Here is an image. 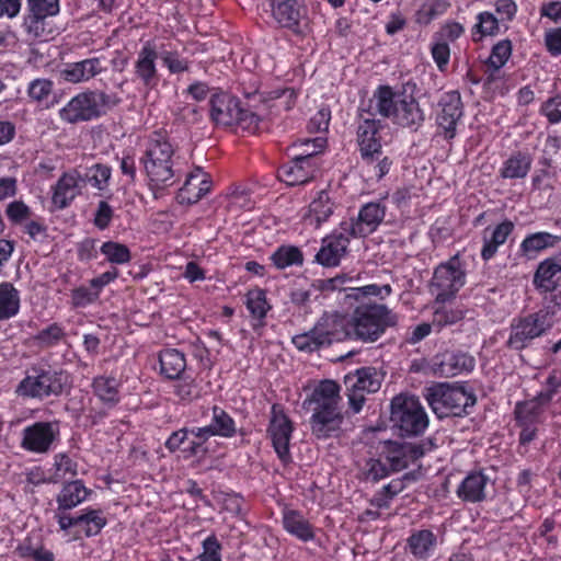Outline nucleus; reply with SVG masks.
I'll return each mask as SVG.
<instances>
[{"mask_svg":"<svg viewBox=\"0 0 561 561\" xmlns=\"http://www.w3.org/2000/svg\"><path fill=\"white\" fill-rule=\"evenodd\" d=\"M71 299L75 307H85L99 299V293L94 288L81 286L72 290Z\"/></svg>","mask_w":561,"mask_h":561,"instance_id":"nucleus-58","label":"nucleus"},{"mask_svg":"<svg viewBox=\"0 0 561 561\" xmlns=\"http://www.w3.org/2000/svg\"><path fill=\"white\" fill-rule=\"evenodd\" d=\"M325 146L327 138L324 137H316L312 139L307 138L304 140H299L290 147L291 156L302 160L320 162L318 154L322 152Z\"/></svg>","mask_w":561,"mask_h":561,"instance_id":"nucleus-40","label":"nucleus"},{"mask_svg":"<svg viewBox=\"0 0 561 561\" xmlns=\"http://www.w3.org/2000/svg\"><path fill=\"white\" fill-rule=\"evenodd\" d=\"M320 164L319 161L302 160L291 156V160L279 169V178L287 185H302L318 175Z\"/></svg>","mask_w":561,"mask_h":561,"instance_id":"nucleus-18","label":"nucleus"},{"mask_svg":"<svg viewBox=\"0 0 561 561\" xmlns=\"http://www.w3.org/2000/svg\"><path fill=\"white\" fill-rule=\"evenodd\" d=\"M424 397L438 419L466 415L468 408H472L477 401L476 396L463 387L446 382L425 388Z\"/></svg>","mask_w":561,"mask_h":561,"instance_id":"nucleus-4","label":"nucleus"},{"mask_svg":"<svg viewBox=\"0 0 561 561\" xmlns=\"http://www.w3.org/2000/svg\"><path fill=\"white\" fill-rule=\"evenodd\" d=\"M160 58V47L156 41H147L137 51L134 61V76L146 90L154 89L159 83L157 60Z\"/></svg>","mask_w":561,"mask_h":561,"instance_id":"nucleus-12","label":"nucleus"},{"mask_svg":"<svg viewBox=\"0 0 561 561\" xmlns=\"http://www.w3.org/2000/svg\"><path fill=\"white\" fill-rule=\"evenodd\" d=\"M478 22L474 25V31L480 36H494L500 33L501 21L491 12L484 11L478 14Z\"/></svg>","mask_w":561,"mask_h":561,"instance_id":"nucleus-47","label":"nucleus"},{"mask_svg":"<svg viewBox=\"0 0 561 561\" xmlns=\"http://www.w3.org/2000/svg\"><path fill=\"white\" fill-rule=\"evenodd\" d=\"M119 381L115 377L98 376L92 381L93 393L106 405L119 402Z\"/></svg>","mask_w":561,"mask_h":561,"instance_id":"nucleus-34","label":"nucleus"},{"mask_svg":"<svg viewBox=\"0 0 561 561\" xmlns=\"http://www.w3.org/2000/svg\"><path fill=\"white\" fill-rule=\"evenodd\" d=\"M211 421L208 424L215 436L231 438L237 433L234 420L222 408L214 405L211 409Z\"/></svg>","mask_w":561,"mask_h":561,"instance_id":"nucleus-38","label":"nucleus"},{"mask_svg":"<svg viewBox=\"0 0 561 561\" xmlns=\"http://www.w3.org/2000/svg\"><path fill=\"white\" fill-rule=\"evenodd\" d=\"M344 415L341 409L312 411L310 417L311 433L318 439L336 436L341 431Z\"/></svg>","mask_w":561,"mask_h":561,"instance_id":"nucleus-20","label":"nucleus"},{"mask_svg":"<svg viewBox=\"0 0 561 561\" xmlns=\"http://www.w3.org/2000/svg\"><path fill=\"white\" fill-rule=\"evenodd\" d=\"M558 241L559 237L549 232H536L527 236L523 240L520 250L524 255L533 257L541 250L553 247Z\"/></svg>","mask_w":561,"mask_h":561,"instance_id":"nucleus-41","label":"nucleus"},{"mask_svg":"<svg viewBox=\"0 0 561 561\" xmlns=\"http://www.w3.org/2000/svg\"><path fill=\"white\" fill-rule=\"evenodd\" d=\"M272 14L280 26L296 31L305 8L297 0H273Z\"/></svg>","mask_w":561,"mask_h":561,"instance_id":"nucleus-25","label":"nucleus"},{"mask_svg":"<svg viewBox=\"0 0 561 561\" xmlns=\"http://www.w3.org/2000/svg\"><path fill=\"white\" fill-rule=\"evenodd\" d=\"M283 525L289 534L304 541H309L314 537L309 522L296 511H287L284 513Z\"/></svg>","mask_w":561,"mask_h":561,"instance_id":"nucleus-36","label":"nucleus"},{"mask_svg":"<svg viewBox=\"0 0 561 561\" xmlns=\"http://www.w3.org/2000/svg\"><path fill=\"white\" fill-rule=\"evenodd\" d=\"M334 211V203L329 193L324 190L320 191L316 198L309 205L308 213L304 216V220L313 228L318 229L325 222Z\"/></svg>","mask_w":561,"mask_h":561,"instance_id":"nucleus-28","label":"nucleus"},{"mask_svg":"<svg viewBox=\"0 0 561 561\" xmlns=\"http://www.w3.org/2000/svg\"><path fill=\"white\" fill-rule=\"evenodd\" d=\"M293 430L294 428L290 420L278 405L274 404L271 411V420L267 432L275 453L284 465L291 462L289 442L291 438Z\"/></svg>","mask_w":561,"mask_h":561,"instance_id":"nucleus-14","label":"nucleus"},{"mask_svg":"<svg viewBox=\"0 0 561 561\" xmlns=\"http://www.w3.org/2000/svg\"><path fill=\"white\" fill-rule=\"evenodd\" d=\"M105 70L104 60L101 57H93L68 64L61 71V76L68 82L79 83L89 81Z\"/></svg>","mask_w":561,"mask_h":561,"instance_id":"nucleus-23","label":"nucleus"},{"mask_svg":"<svg viewBox=\"0 0 561 561\" xmlns=\"http://www.w3.org/2000/svg\"><path fill=\"white\" fill-rule=\"evenodd\" d=\"M387 460L392 471H400L405 469L411 461L408 450L404 448V443H392L390 445Z\"/></svg>","mask_w":561,"mask_h":561,"instance_id":"nucleus-48","label":"nucleus"},{"mask_svg":"<svg viewBox=\"0 0 561 561\" xmlns=\"http://www.w3.org/2000/svg\"><path fill=\"white\" fill-rule=\"evenodd\" d=\"M397 323L398 316L386 305L360 304L350 318L347 333L365 343H373Z\"/></svg>","mask_w":561,"mask_h":561,"instance_id":"nucleus-3","label":"nucleus"},{"mask_svg":"<svg viewBox=\"0 0 561 561\" xmlns=\"http://www.w3.org/2000/svg\"><path fill=\"white\" fill-rule=\"evenodd\" d=\"M210 117L216 125L230 127L240 126L254 131L259 127L260 117L252 111L242 108L240 101L226 93H216L210 99Z\"/></svg>","mask_w":561,"mask_h":561,"instance_id":"nucleus-6","label":"nucleus"},{"mask_svg":"<svg viewBox=\"0 0 561 561\" xmlns=\"http://www.w3.org/2000/svg\"><path fill=\"white\" fill-rule=\"evenodd\" d=\"M392 293V288L389 284L386 285H376L370 284L363 287L355 288V298L358 297H367V296H376L381 299H385L386 297L390 296Z\"/></svg>","mask_w":561,"mask_h":561,"instance_id":"nucleus-63","label":"nucleus"},{"mask_svg":"<svg viewBox=\"0 0 561 561\" xmlns=\"http://www.w3.org/2000/svg\"><path fill=\"white\" fill-rule=\"evenodd\" d=\"M91 494L81 480H73L62 485L56 497L58 511H69L84 502Z\"/></svg>","mask_w":561,"mask_h":561,"instance_id":"nucleus-29","label":"nucleus"},{"mask_svg":"<svg viewBox=\"0 0 561 561\" xmlns=\"http://www.w3.org/2000/svg\"><path fill=\"white\" fill-rule=\"evenodd\" d=\"M551 327L547 314L540 313L539 311L514 320L511 324L507 346L516 351L523 350L534 339L542 335Z\"/></svg>","mask_w":561,"mask_h":561,"instance_id":"nucleus-10","label":"nucleus"},{"mask_svg":"<svg viewBox=\"0 0 561 561\" xmlns=\"http://www.w3.org/2000/svg\"><path fill=\"white\" fill-rule=\"evenodd\" d=\"M27 10L33 16L47 18L59 12L58 0H27Z\"/></svg>","mask_w":561,"mask_h":561,"instance_id":"nucleus-51","label":"nucleus"},{"mask_svg":"<svg viewBox=\"0 0 561 561\" xmlns=\"http://www.w3.org/2000/svg\"><path fill=\"white\" fill-rule=\"evenodd\" d=\"M541 111L551 124L561 122V95L547 100Z\"/></svg>","mask_w":561,"mask_h":561,"instance_id":"nucleus-64","label":"nucleus"},{"mask_svg":"<svg viewBox=\"0 0 561 561\" xmlns=\"http://www.w3.org/2000/svg\"><path fill=\"white\" fill-rule=\"evenodd\" d=\"M386 216V207L378 202L367 203L356 219L342 221L340 228L352 237H366L379 227Z\"/></svg>","mask_w":561,"mask_h":561,"instance_id":"nucleus-15","label":"nucleus"},{"mask_svg":"<svg viewBox=\"0 0 561 561\" xmlns=\"http://www.w3.org/2000/svg\"><path fill=\"white\" fill-rule=\"evenodd\" d=\"M490 478L483 472L469 473L457 489V495L465 502L478 503L486 497Z\"/></svg>","mask_w":561,"mask_h":561,"instance_id":"nucleus-26","label":"nucleus"},{"mask_svg":"<svg viewBox=\"0 0 561 561\" xmlns=\"http://www.w3.org/2000/svg\"><path fill=\"white\" fill-rule=\"evenodd\" d=\"M340 386L333 380L321 381L309 399L312 411L341 409Z\"/></svg>","mask_w":561,"mask_h":561,"instance_id":"nucleus-24","label":"nucleus"},{"mask_svg":"<svg viewBox=\"0 0 561 561\" xmlns=\"http://www.w3.org/2000/svg\"><path fill=\"white\" fill-rule=\"evenodd\" d=\"M101 252L112 264H126L131 260V254L127 245L115 241L104 242L101 247Z\"/></svg>","mask_w":561,"mask_h":561,"instance_id":"nucleus-45","label":"nucleus"},{"mask_svg":"<svg viewBox=\"0 0 561 561\" xmlns=\"http://www.w3.org/2000/svg\"><path fill=\"white\" fill-rule=\"evenodd\" d=\"M561 272V251L558 255L542 261L534 275V285L541 293L554 290L558 286L554 279L556 275Z\"/></svg>","mask_w":561,"mask_h":561,"instance_id":"nucleus-27","label":"nucleus"},{"mask_svg":"<svg viewBox=\"0 0 561 561\" xmlns=\"http://www.w3.org/2000/svg\"><path fill=\"white\" fill-rule=\"evenodd\" d=\"M512 55V43L510 39L500 41L491 50L488 58L486 66L490 70H500Z\"/></svg>","mask_w":561,"mask_h":561,"instance_id":"nucleus-44","label":"nucleus"},{"mask_svg":"<svg viewBox=\"0 0 561 561\" xmlns=\"http://www.w3.org/2000/svg\"><path fill=\"white\" fill-rule=\"evenodd\" d=\"M81 178L78 171L73 170L64 173L54 186L51 202L58 209H64L81 193L79 185Z\"/></svg>","mask_w":561,"mask_h":561,"instance_id":"nucleus-22","label":"nucleus"},{"mask_svg":"<svg viewBox=\"0 0 561 561\" xmlns=\"http://www.w3.org/2000/svg\"><path fill=\"white\" fill-rule=\"evenodd\" d=\"M5 214L12 222L19 224L30 218L31 209L23 202L14 201L7 206Z\"/></svg>","mask_w":561,"mask_h":561,"instance_id":"nucleus-61","label":"nucleus"},{"mask_svg":"<svg viewBox=\"0 0 561 561\" xmlns=\"http://www.w3.org/2000/svg\"><path fill=\"white\" fill-rule=\"evenodd\" d=\"M515 415L519 425L535 424L538 417L537 407L530 403H517Z\"/></svg>","mask_w":561,"mask_h":561,"instance_id":"nucleus-60","label":"nucleus"},{"mask_svg":"<svg viewBox=\"0 0 561 561\" xmlns=\"http://www.w3.org/2000/svg\"><path fill=\"white\" fill-rule=\"evenodd\" d=\"M53 89V82L47 79H35L28 85V95L34 101L46 99Z\"/></svg>","mask_w":561,"mask_h":561,"instance_id":"nucleus-59","label":"nucleus"},{"mask_svg":"<svg viewBox=\"0 0 561 561\" xmlns=\"http://www.w3.org/2000/svg\"><path fill=\"white\" fill-rule=\"evenodd\" d=\"M436 546V536L428 529L417 530L408 539L411 553L420 559H426Z\"/></svg>","mask_w":561,"mask_h":561,"instance_id":"nucleus-37","label":"nucleus"},{"mask_svg":"<svg viewBox=\"0 0 561 561\" xmlns=\"http://www.w3.org/2000/svg\"><path fill=\"white\" fill-rule=\"evenodd\" d=\"M466 284V271L458 254L440 263L434 271L430 290L436 302L445 304L455 298Z\"/></svg>","mask_w":561,"mask_h":561,"instance_id":"nucleus-8","label":"nucleus"},{"mask_svg":"<svg viewBox=\"0 0 561 561\" xmlns=\"http://www.w3.org/2000/svg\"><path fill=\"white\" fill-rule=\"evenodd\" d=\"M160 59L171 73H181L190 69V64L175 50H165L160 47Z\"/></svg>","mask_w":561,"mask_h":561,"instance_id":"nucleus-50","label":"nucleus"},{"mask_svg":"<svg viewBox=\"0 0 561 561\" xmlns=\"http://www.w3.org/2000/svg\"><path fill=\"white\" fill-rule=\"evenodd\" d=\"M271 260L278 270H284L293 265H302L304 255L295 245H282L271 255Z\"/></svg>","mask_w":561,"mask_h":561,"instance_id":"nucleus-42","label":"nucleus"},{"mask_svg":"<svg viewBox=\"0 0 561 561\" xmlns=\"http://www.w3.org/2000/svg\"><path fill=\"white\" fill-rule=\"evenodd\" d=\"M367 107H362L359 116L362 122L357 128V142L362 159L371 164L375 160H379L381 156V141L379 130L381 128L380 121L376 116H369L366 112Z\"/></svg>","mask_w":561,"mask_h":561,"instance_id":"nucleus-11","label":"nucleus"},{"mask_svg":"<svg viewBox=\"0 0 561 561\" xmlns=\"http://www.w3.org/2000/svg\"><path fill=\"white\" fill-rule=\"evenodd\" d=\"M221 545L216 536H209L203 541V552L197 557L198 561H221Z\"/></svg>","mask_w":561,"mask_h":561,"instance_id":"nucleus-56","label":"nucleus"},{"mask_svg":"<svg viewBox=\"0 0 561 561\" xmlns=\"http://www.w3.org/2000/svg\"><path fill=\"white\" fill-rule=\"evenodd\" d=\"M549 296L545 297V307L539 310L546 313L549 323L553 325L556 317L561 313V289L548 290Z\"/></svg>","mask_w":561,"mask_h":561,"instance_id":"nucleus-54","label":"nucleus"},{"mask_svg":"<svg viewBox=\"0 0 561 561\" xmlns=\"http://www.w3.org/2000/svg\"><path fill=\"white\" fill-rule=\"evenodd\" d=\"M331 119V111L329 107H321L309 121L308 130L310 133L327 131Z\"/></svg>","mask_w":561,"mask_h":561,"instance_id":"nucleus-57","label":"nucleus"},{"mask_svg":"<svg viewBox=\"0 0 561 561\" xmlns=\"http://www.w3.org/2000/svg\"><path fill=\"white\" fill-rule=\"evenodd\" d=\"M90 93L92 101L95 104L94 108L98 117L102 116L107 110L121 103V98L115 93L108 94L103 91H90Z\"/></svg>","mask_w":561,"mask_h":561,"instance_id":"nucleus-52","label":"nucleus"},{"mask_svg":"<svg viewBox=\"0 0 561 561\" xmlns=\"http://www.w3.org/2000/svg\"><path fill=\"white\" fill-rule=\"evenodd\" d=\"M533 163V158L527 152H515L503 162L500 174L503 179H524Z\"/></svg>","mask_w":561,"mask_h":561,"instance_id":"nucleus-33","label":"nucleus"},{"mask_svg":"<svg viewBox=\"0 0 561 561\" xmlns=\"http://www.w3.org/2000/svg\"><path fill=\"white\" fill-rule=\"evenodd\" d=\"M513 229L514 224L510 220H504L491 231L490 236H488L489 229L484 230V243L481 250V256L484 261H489L495 255L497 248L505 243Z\"/></svg>","mask_w":561,"mask_h":561,"instance_id":"nucleus-30","label":"nucleus"},{"mask_svg":"<svg viewBox=\"0 0 561 561\" xmlns=\"http://www.w3.org/2000/svg\"><path fill=\"white\" fill-rule=\"evenodd\" d=\"M333 342V334L323 329V327H314L309 332L295 335L293 337L294 345L306 352H313L324 345H330Z\"/></svg>","mask_w":561,"mask_h":561,"instance_id":"nucleus-31","label":"nucleus"},{"mask_svg":"<svg viewBox=\"0 0 561 561\" xmlns=\"http://www.w3.org/2000/svg\"><path fill=\"white\" fill-rule=\"evenodd\" d=\"M60 435L58 422H35L22 432L21 447L34 454H46Z\"/></svg>","mask_w":561,"mask_h":561,"instance_id":"nucleus-13","label":"nucleus"},{"mask_svg":"<svg viewBox=\"0 0 561 561\" xmlns=\"http://www.w3.org/2000/svg\"><path fill=\"white\" fill-rule=\"evenodd\" d=\"M366 112L369 116L380 115L413 130H417L425 121V114L413 96L394 92L389 85L377 88Z\"/></svg>","mask_w":561,"mask_h":561,"instance_id":"nucleus-1","label":"nucleus"},{"mask_svg":"<svg viewBox=\"0 0 561 561\" xmlns=\"http://www.w3.org/2000/svg\"><path fill=\"white\" fill-rule=\"evenodd\" d=\"M438 107L437 125L444 130L446 139H453L456 135V125L463 114L460 93L458 91L444 93L438 101Z\"/></svg>","mask_w":561,"mask_h":561,"instance_id":"nucleus-16","label":"nucleus"},{"mask_svg":"<svg viewBox=\"0 0 561 561\" xmlns=\"http://www.w3.org/2000/svg\"><path fill=\"white\" fill-rule=\"evenodd\" d=\"M381 382L382 375L374 367H363L345 376V396L353 413L362 410L366 394L377 392Z\"/></svg>","mask_w":561,"mask_h":561,"instance_id":"nucleus-9","label":"nucleus"},{"mask_svg":"<svg viewBox=\"0 0 561 561\" xmlns=\"http://www.w3.org/2000/svg\"><path fill=\"white\" fill-rule=\"evenodd\" d=\"M94 105L90 90L81 92L60 108L59 117L69 124L98 118Z\"/></svg>","mask_w":561,"mask_h":561,"instance_id":"nucleus-19","label":"nucleus"},{"mask_svg":"<svg viewBox=\"0 0 561 561\" xmlns=\"http://www.w3.org/2000/svg\"><path fill=\"white\" fill-rule=\"evenodd\" d=\"M347 232L340 228L339 232H333L322 239L321 248L316 254V261L325 267L337 266L341 259L346 254L350 244Z\"/></svg>","mask_w":561,"mask_h":561,"instance_id":"nucleus-17","label":"nucleus"},{"mask_svg":"<svg viewBox=\"0 0 561 561\" xmlns=\"http://www.w3.org/2000/svg\"><path fill=\"white\" fill-rule=\"evenodd\" d=\"M64 336L62 329L57 324L53 323L46 329L38 332L36 340L45 346H51L56 344Z\"/></svg>","mask_w":561,"mask_h":561,"instance_id":"nucleus-62","label":"nucleus"},{"mask_svg":"<svg viewBox=\"0 0 561 561\" xmlns=\"http://www.w3.org/2000/svg\"><path fill=\"white\" fill-rule=\"evenodd\" d=\"M88 181L98 190H105L111 178V168L104 164H94L87 174Z\"/></svg>","mask_w":561,"mask_h":561,"instance_id":"nucleus-55","label":"nucleus"},{"mask_svg":"<svg viewBox=\"0 0 561 561\" xmlns=\"http://www.w3.org/2000/svg\"><path fill=\"white\" fill-rule=\"evenodd\" d=\"M161 374L168 379H178L186 368V359L183 353L175 348H167L159 355Z\"/></svg>","mask_w":561,"mask_h":561,"instance_id":"nucleus-32","label":"nucleus"},{"mask_svg":"<svg viewBox=\"0 0 561 561\" xmlns=\"http://www.w3.org/2000/svg\"><path fill=\"white\" fill-rule=\"evenodd\" d=\"M390 407V420L402 436H417L428 426L427 414L416 397L396 396Z\"/></svg>","mask_w":561,"mask_h":561,"instance_id":"nucleus-7","label":"nucleus"},{"mask_svg":"<svg viewBox=\"0 0 561 561\" xmlns=\"http://www.w3.org/2000/svg\"><path fill=\"white\" fill-rule=\"evenodd\" d=\"M56 472L49 478V482L58 483L66 474L76 476L78 465L68 455L58 454L55 456Z\"/></svg>","mask_w":561,"mask_h":561,"instance_id":"nucleus-49","label":"nucleus"},{"mask_svg":"<svg viewBox=\"0 0 561 561\" xmlns=\"http://www.w3.org/2000/svg\"><path fill=\"white\" fill-rule=\"evenodd\" d=\"M81 518L83 520L80 527L88 537L98 535L106 525V518L102 515V512L98 510H88L85 513L81 514Z\"/></svg>","mask_w":561,"mask_h":561,"instance_id":"nucleus-46","label":"nucleus"},{"mask_svg":"<svg viewBox=\"0 0 561 561\" xmlns=\"http://www.w3.org/2000/svg\"><path fill=\"white\" fill-rule=\"evenodd\" d=\"M20 310V294L11 283L0 284V321L18 314Z\"/></svg>","mask_w":561,"mask_h":561,"instance_id":"nucleus-35","label":"nucleus"},{"mask_svg":"<svg viewBox=\"0 0 561 561\" xmlns=\"http://www.w3.org/2000/svg\"><path fill=\"white\" fill-rule=\"evenodd\" d=\"M474 368V358L462 352H447L436 358L433 369L436 375L444 378L455 377L469 373Z\"/></svg>","mask_w":561,"mask_h":561,"instance_id":"nucleus-21","label":"nucleus"},{"mask_svg":"<svg viewBox=\"0 0 561 561\" xmlns=\"http://www.w3.org/2000/svg\"><path fill=\"white\" fill-rule=\"evenodd\" d=\"M463 318V313L459 309L439 307L433 316V324L439 328L457 323Z\"/></svg>","mask_w":561,"mask_h":561,"instance_id":"nucleus-53","label":"nucleus"},{"mask_svg":"<svg viewBox=\"0 0 561 561\" xmlns=\"http://www.w3.org/2000/svg\"><path fill=\"white\" fill-rule=\"evenodd\" d=\"M198 173H202V169L197 168L196 173H191L181 188V196L184 199V194H190L187 196L188 204H195L201 198H203L210 190V181L207 179H203L199 184H195L194 180L198 178Z\"/></svg>","mask_w":561,"mask_h":561,"instance_id":"nucleus-43","label":"nucleus"},{"mask_svg":"<svg viewBox=\"0 0 561 561\" xmlns=\"http://www.w3.org/2000/svg\"><path fill=\"white\" fill-rule=\"evenodd\" d=\"M174 150L172 145L161 135H156L149 141L145 156L141 158L147 176L157 187L173 185L175 172L173 170Z\"/></svg>","mask_w":561,"mask_h":561,"instance_id":"nucleus-5","label":"nucleus"},{"mask_svg":"<svg viewBox=\"0 0 561 561\" xmlns=\"http://www.w3.org/2000/svg\"><path fill=\"white\" fill-rule=\"evenodd\" d=\"M72 387L70 374L61 368L34 365L19 382L15 393L22 398L44 400L60 397Z\"/></svg>","mask_w":561,"mask_h":561,"instance_id":"nucleus-2","label":"nucleus"},{"mask_svg":"<svg viewBox=\"0 0 561 561\" xmlns=\"http://www.w3.org/2000/svg\"><path fill=\"white\" fill-rule=\"evenodd\" d=\"M247 308L250 311L253 319L257 322L253 323V329L257 330L263 327V319L265 318L271 306L267 304L265 291L262 289H252L247 294Z\"/></svg>","mask_w":561,"mask_h":561,"instance_id":"nucleus-39","label":"nucleus"}]
</instances>
